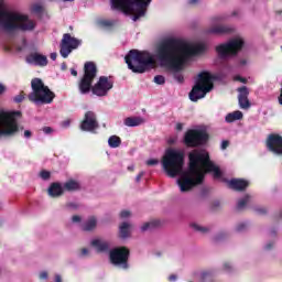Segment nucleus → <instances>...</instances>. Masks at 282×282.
<instances>
[{
  "mask_svg": "<svg viewBox=\"0 0 282 282\" xmlns=\"http://www.w3.org/2000/svg\"><path fill=\"white\" fill-rule=\"evenodd\" d=\"M208 50L204 42L188 43L180 40H165L155 50L139 52L131 50L124 57L128 68L134 74H144L149 69H155L158 62L160 67L171 72L174 80L182 85L184 83V65L191 56H199Z\"/></svg>",
  "mask_w": 282,
  "mask_h": 282,
  "instance_id": "1",
  "label": "nucleus"
},
{
  "mask_svg": "<svg viewBox=\"0 0 282 282\" xmlns=\"http://www.w3.org/2000/svg\"><path fill=\"white\" fill-rule=\"evenodd\" d=\"M188 170L184 172V151L169 148L161 160V166L167 177H178L181 193H188L204 182L206 173H212L214 180H221L224 173L219 165L210 161L206 150H193L188 154Z\"/></svg>",
  "mask_w": 282,
  "mask_h": 282,
  "instance_id": "2",
  "label": "nucleus"
},
{
  "mask_svg": "<svg viewBox=\"0 0 282 282\" xmlns=\"http://www.w3.org/2000/svg\"><path fill=\"white\" fill-rule=\"evenodd\" d=\"M84 69V77L80 79L78 85L79 94H82V96L93 91L95 96L102 98L113 89V79L107 76H100L98 82L91 87L97 74L96 64H94V62L86 63Z\"/></svg>",
  "mask_w": 282,
  "mask_h": 282,
  "instance_id": "3",
  "label": "nucleus"
},
{
  "mask_svg": "<svg viewBox=\"0 0 282 282\" xmlns=\"http://www.w3.org/2000/svg\"><path fill=\"white\" fill-rule=\"evenodd\" d=\"M0 25L7 32H14L20 30L21 32H32L36 28V23L28 15H23L19 12L8 11L3 7V1L0 0Z\"/></svg>",
  "mask_w": 282,
  "mask_h": 282,
  "instance_id": "4",
  "label": "nucleus"
},
{
  "mask_svg": "<svg viewBox=\"0 0 282 282\" xmlns=\"http://www.w3.org/2000/svg\"><path fill=\"white\" fill-rule=\"evenodd\" d=\"M153 0H110L112 10H121L123 14H132V21L147 15V10Z\"/></svg>",
  "mask_w": 282,
  "mask_h": 282,
  "instance_id": "5",
  "label": "nucleus"
},
{
  "mask_svg": "<svg viewBox=\"0 0 282 282\" xmlns=\"http://www.w3.org/2000/svg\"><path fill=\"white\" fill-rule=\"evenodd\" d=\"M216 79L217 77L213 76V74L208 72L198 74L196 83L189 93V100H192V102H197V100L206 98V94H210V91H213Z\"/></svg>",
  "mask_w": 282,
  "mask_h": 282,
  "instance_id": "6",
  "label": "nucleus"
},
{
  "mask_svg": "<svg viewBox=\"0 0 282 282\" xmlns=\"http://www.w3.org/2000/svg\"><path fill=\"white\" fill-rule=\"evenodd\" d=\"M19 118H21L19 110H0V140L1 138H14L19 133Z\"/></svg>",
  "mask_w": 282,
  "mask_h": 282,
  "instance_id": "7",
  "label": "nucleus"
},
{
  "mask_svg": "<svg viewBox=\"0 0 282 282\" xmlns=\"http://www.w3.org/2000/svg\"><path fill=\"white\" fill-rule=\"evenodd\" d=\"M32 93L29 95V100L37 107L41 105H52L56 95L50 87L45 86L41 78H34L31 82Z\"/></svg>",
  "mask_w": 282,
  "mask_h": 282,
  "instance_id": "8",
  "label": "nucleus"
},
{
  "mask_svg": "<svg viewBox=\"0 0 282 282\" xmlns=\"http://www.w3.org/2000/svg\"><path fill=\"white\" fill-rule=\"evenodd\" d=\"M243 47V39L234 37L226 43L216 46V53L220 61H230V58L237 56Z\"/></svg>",
  "mask_w": 282,
  "mask_h": 282,
  "instance_id": "9",
  "label": "nucleus"
},
{
  "mask_svg": "<svg viewBox=\"0 0 282 282\" xmlns=\"http://www.w3.org/2000/svg\"><path fill=\"white\" fill-rule=\"evenodd\" d=\"M129 249L117 247L109 252L110 263L120 270H129Z\"/></svg>",
  "mask_w": 282,
  "mask_h": 282,
  "instance_id": "10",
  "label": "nucleus"
},
{
  "mask_svg": "<svg viewBox=\"0 0 282 282\" xmlns=\"http://www.w3.org/2000/svg\"><path fill=\"white\" fill-rule=\"evenodd\" d=\"M184 142L187 147H199L208 142V133L206 130H188L185 133Z\"/></svg>",
  "mask_w": 282,
  "mask_h": 282,
  "instance_id": "11",
  "label": "nucleus"
},
{
  "mask_svg": "<svg viewBox=\"0 0 282 282\" xmlns=\"http://www.w3.org/2000/svg\"><path fill=\"white\" fill-rule=\"evenodd\" d=\"M80 40L72 37L69 33L64 34L59 50L61 56L63 58H67V56L72 54V51L76 50L80 45Z\"/></svg>",
  "mask_w": 282,
  "mask_h": 282,
  "instance_id": "12",
  "label": "nucleus"
},
{
  "mask_svg": "<svg viewBox=\"0 0 282 282\" xmlns=\"http://www.w3.org/2000/svg\"><path fill=\"white\" fill-rule=\"evenodd\" d=\"M100 124L98 123V118L96 112L87 111L84 116V120L80 123L82 131H87L88 133H96V130L99 129Z\"/></svg>",
  "mask_w": 282,
  "mask_h": 282,
  "instance_id": "13",
  "label": "nucleus"
},
{
  "mask_svg": "<svg viewBox=\"0 0 282 282\" xmlns=\"http://www.w3.org/2000/svg\"><path fill=\"white\" fill-rule=\"evenodd\" d=\"M267 149L273 155L281 158L282 155V137L276 133L269 134L267 138Z\"/></svg>",
  "mask_w": 282,
  "mask_h": 282,
  "instance_id": "14",
  "label": "nucleus"
},
{
  "mask_svg": "<svg viewBox=\"0 0 282 282\" xmlns=\"http://www.w3.org/2000/svg\"><path fill=\"white\" fill-rule=\"evenodd\" d=\"M25 63H28V65H33L34 67H47L50 59H47V55H43L40 52H33L26 55Z\"/></svg>",
  "mask_w": 282,
  "mask_h": 282,
  "instance_id": "15",
  "label": "nucleus"
},
{
  "mask_svg": "<svg viewBox=\"0 0 282 282\" xmlns=\"http://www.w3.org/2000/svg\"><path fill=\"white\" fill-rule=\"evenodd\" d=\"M238 91V102L240 109H250V100H248V96H250V90L248 87L242 86L237 89Z\"/></svg>",
  "mask_w": 282,
  "mask_h": 282,
  "instance_id": "16",
  "label": "nucleus"
},
{
  "mask_svg": "<svg viewBox=\"0 0 282 282\" xmlns=\"http://www.w3.org/2000/svg\"><path fill=\"white\" fill-rule=\"evenodd\" d=\"M227 184L231 191H246L248 186H250V181L246 178H231L227 181Z\"/></svg>",
  "mask_w": 282,
  "mask_h": 282,
  "instance_id": "17",
  "label": "nucleus"
},
{
  "mask_svg": "<svg viewBox=\"0 0 282 282\" xmlns=\"http://www.w3.org/2000/svg\"><path fill=\"white\" fill-rule=\"evenodd\" d=\"M215 276V272L212 270H196L192 272V278L197 282L210 281Z\"/></svg>",
  "mask_w": 282,
  "mask_h": 282,
  "instance_id": "18",
  "label": "nucleus"
},
{
  "mask_svg": "<svg viewBox=\"0 0 282 282\" xmlns=\"http://www.w3.org/2000/svg\"><path fill=\"white\" fill-rule=\"evenodd\" d=\"M235 29L230 25L217 24L207 30H205V34H230Z\"/></svg>",
  "mask_w": 282,
  "mask_h": 282,
  "instance_id": "19",
  "label": "nucleus"
},
{
  "mask_svg": "<svg viewBox=\"0 0 282 282\" xmlns=\"http://www.w3.org/2000/svg\"><path fill=\"white\" fill-rule=\"evenodd\" d=\"M90 246L95 248L98 252H109L111 243L102 238H95L90 241Z\"/></svg>",
  "mask_w": 282,
  "mask_h": 282,
  "instance_id": "20",
  "label": "nucleus"
},
{
  "mask_svg": "<svg viewBox=\"0 0 282 282\" xmlns=\"http://www.w3.org/2000/svg\"><path fill=\"white\" fill-rule=\"evenodd\" d=\"M50 197H61L65 189L61 183H52L47 189Z\"/></svg>",
  "mask_w": 282,
  "mask_h": 282,
  "instance_id": "21",
  "label": "nucleus"
},
{
  "mask_svg": "<svg viewBox=\"0 0 282 282\" xmlns=\"http://www.w3.org/2000/svg\"><path fill=\"white\" fill-rule=\"evenodd\" d=\"M123 124L126 127H140L144 124V118L142 117H128L124 119Z\"/></svg>",
  "mask_w": 282,
  "mask_h": 282,
  "instance_id": "22",
  "label": "nucleus"
},
{
  "mask_svg": "<svg viewBox=\"0 0 282 282\" xmlns=\"http://www.w3.org/2000/svg\"><path fill=\"white\" fill-rule=\"evenodd\" d=\"M63 187L64 191H68L69 193H72L74 191H80V183L75 180H68L64 183Z\"/></svg>",
  "mask_w": 282,
  "mask_h": 282,
  "instance_id": "23",
  "label": "nucleus"
},
{
  "mask_svg": "<svg viewBox=\"0 0 282 282\" xmlns=\"http://www.w3.org/2000/svg\"><path fill=\"white\" fill-rule=\"evenodd\" d=\"M242 118L243 112H241L240 110H236L234 112L227 113V116L225 117V122L231 123L236 122V120H241Z\"/></svg>",
  "mask_w": 282,
  "mask_h": 282,
  "instance_id": "24",
  "label": "nucleus"
},
{
  "mask_svg": "<svg viewBox=\"0 0 282 282\" xmlns=\"http://www.w3.org/2000/svg\"><path fill=\"white\" fill-rule=\"evenodd\" d=\"M131 232V224L122 223L119 227V235L121 239H127Z\"/></svg>",
  "mask_w": 282,
  "mask_h": 282,
  "instance_id": "25",
  "label": "nucleus"
},
{
  "mask_svg": "<svg viewBox=\"0 0 282 282\" xmlns=\"http://www.w3.org/2000/svg\"><path fill=\"white\" fill-rule=\"evenodd\" d=\"M97 224H98V221L96 220V217H90L83 225V230H85V232H91V230H94V228H96Z\"/></svg>",
  "mask_w": 282,
  "mask_h": 282,
  "instance_id": "26",
  "label": "nucleus"
},
{
  "mask_svg": "<svg viewBox=\"0 0 282 282\" xmlns=\"http://www.w3.org/2000/svg\"><path fill=\"white\" fill-rule=\"evenodd\" d=\"M191 227L193 228V230H195V232H200V235H208V232H210L209 227L202 226L197 223H193Z\"/></svg>",
  "mask_w": 282,
  "mask_h": 282,
  "instance_id": "27",
  "label": "nucleus"
},
{
  "mask_svg": "<svg viewBox=\"0 0 282 282\" xmlns=\"http://www.w3.org/2000/svg\"><path fill=\"white\" fill-rule=\"evenodd\" d=\"M160 226V220H152L145 223L141 226V232H147V230H153V228H158Z\"/></svg>",
  "mask_w": 282,
  "mask_h": 282,
  "instance_id": "28",
  "label": "nucleus"
},
{
  "mask_svg": "<svg viewBox=\"0 0 282 282\" xmlns=\"http://www.w3.org/2000/svg\"><path fill=\"white\" fill-rule=\"evenodd\" d=\"M108 144H109L110 149H118V147H120V144H122V140H120V137H118V135H111L108 139Z\"/></svg>",
  "mask_w": 282,
  "mask_h": 282,
  "instance_id": "29",
  "label": "nucleus"
},
{
  "mask_svg": "<svg viewBox=\"0 0 282 282\" xmlns=\"http://www.w3.org/2000/svg\"><path fill=\"white\" fill-rule=\"evenodd\" d=\"M248 202H250V195H245L242 198H239L237 202V210H243V208L248 206Z\"/></svg>",
  "mask_w": 282,
  "mask_h": 282,
  "instance_id": "30",
  "label": "nucleus"
},
{
  "mask_svg": "<svg viewBox=\"0 0 282 282\" xmlns=\"http://www.w3.org/2000/svg\"><path fill=\"white\" fill-rule=\"evenodd\" d=\"M116 23H118L117 20H107V19L98 20V25H100V28H106V29L113 28Z\"/></svg>",
  "mask_w": 282,
  "mask_h": 282,
  "instance_id": "31",
  "label": "nucleus"
},
{
  "mask_svg": "<svg viewBox=\"0 0 282 282\" xmlns=\"http://www.w3.org/2000/svg\"><path fill=\"white\" fill-rule=\"evenodd\" d=\"M248 221H240L236 225V232H246L248 230Z\"/></svg>",
  "mask_w": 282,
  "mask_h": 282,
  "instance_id": "32",
  "label": "nucleus"
},
{
  "mask_svg": "<svg viewBox=\"0 0 282 282\" xmlns=\"http://www.w3.org/2000/svg\"><path fill=\"white\" fill-rule=\"evenodd\" d=\"M154 83L156 85H164V83H166V78L163 75H156L154 77Z\"/></svg>",
  "mask_w": 282,
  "mask_h": 282,
  "instance_id": "33",
  "label": "nucleus"
},
{
  "mask_svg": "<svg viewBox=\"0 0 282 282\" xmlns=\"http://www.w3.org/2000/svg\"><path fill=\"white\" fill-rule=\"evenodd\" d=\"M79 259H85L86 257H89V249L84 248L78 253Z\"/></svg>",
  "mask_w": 282,
  "mask_h": 282,
  "instance_id": "34",
  "label": "nucleus"
},
{
  "mask_svg": "<svg viewBox=\"0 0 282 282\" xmlns=\"http://www.w3.org/2000/svg\"><path fill=\"white\" fill-rule=\"evenodd\" d=\"M254 213H258V215H265L268 213V209L265 207L257 206L253 208Z\"/></svg>",
  "mask_w": 282,
  "mask_h": 282,
  "instance_id": "35",
  "label": "nucleus"
},
{
  "mask_svg": "<svg viewBox=\"0 0 282 282\" xmlns=\"http://www.w3.org/2000/svg\"><path fill=\"white\" fill-rule=\"evenodd\" d=\"M51 175H52V174H51L48 171H42V172H40V177H41L42 180H44V181L50 180Z\"/></svg>",
  "mask_w": 282,
  "mask_h": 282,
  "instance_id": "36",
  "label": "nucleus"
},
{
  "mask_svg": "<svg viewBox=\"0 0 282 282\" xmlns=\"http://www.w3.org/2000/svg\"><path fill=\"white\" fill-rule=\"evenodd\" d=\"M234 80H236L238 83H242L243 85H246L248 83V79L246 77H241V75L234 76Z\"/></svg>",
  "mask_w": 282,
  "mask_h": 282,
  "instance_id": "37",
  "label": "nucleus"
},
{
  "mask_svg": "<svg viewBox=\"0 0 282 282\" xmlns=\"http://www.w3.org/2000/svg\"><path fill=\"white\" fill-rule=\"evenodd\" d=\"M129 217H131V213L129 210H127V209L121 210V213H120L121 219H129Z\"/></svg>",
  "mask_w": 282,
  "mask_h": 282,
  "instance_id": "38",
  "label": "nucleus"
},
{
  "mask_svg": "<svg viewBox=\"0 0 282 282\" xmlns=\"http://www.w3.org/2000/svg\"><path fill=\"white\" fill-rule=\"evenodd\" d=\"M272 248H274V241H269L264 245L263 249L267 251V252H270V250H272Z\"/></svg>",
  "mask_w": 282,
  "mask_h": 282,
  "instance_id": "39",
  "label": "nucleus"
},
{
  "mask_svg": "<svg viewBox=\"0 0 282 282\" xmlns=\"http://www.w3.org/2000/svg\"><path fill=\"white\" fill-rule=\"evenodd\" d=\"M158 164H160V161L158 159H150L147 161L148 166H155Z\"/></svg>",
  "mask_w": 282,
  "mask_h": 282,
  "instance_id": "40",
  "label": "nucleus"
},
{
  "mask_svg": "<svg viewBox=\"0 0 282 282\" xmlns=\"http://www.w3.org/2000/svg\"><path fill=\"white\" fill-rule=\"evenodd\" d=\"M32 12H36L39 14L43 12V7H41V4H33Z\"/></svg>",
  "mask_w": 282,
  "mask_h": 282,
  "instance_id": "41",
  "label": "nucleus"
},
{
  "mask_svg": "<svg viewBox=\"0 0 282 282\" xmlns=\"http://www.w3.org/2000/svg\"><path fill=\"white\" fill-rule=\"evenodd\" d=\"M25 97L23 95H18L13 98L14 102H23Z\"/></svg>",
  "mask_w": 282,
  "mask_h": 282,
  "instance_id": "42",
  "label": "nucleus"
},
{
  "mask_svg": "<svg viewBox=\"0 0 282 282\" xmlns=\"http://www.w3.org/2000/svg\"><path fill=\"white\" fill-rule=\"evenodd\" d=\"M229 144H230V142H228V141H226V140L223 141L221 144H220L221 151H226V148L229 147Z\"/></svg>",
  "mask_w": 282,
  "mask_h": 282,
  "instance_id": "43",
  "label": "nucleus"
},
{
  "mask_svg": "<svg viewBox=\"0 0 282 282\" xmlns=\"http://www.w3.org/2000/svg\"><path fill=\"white\" fill-rule=\"evenodd\" d=\"M72 221H73V224H80V216H78V215L73 216Z\"/></svg>",
  "mask_w": 282,
  "mask_h": 282,
  "instance_id": "44",
  "label": "nucleus"
},
{
  "mask_svg": "<svg viewBox=\"0 0 282 282\" xmlns=\"http://www.w3.org/2000/svg\"><path fill=\"white\" fill-rule=\"evenodd\" d=\"M40 279H41L42 281L47 280V271H42V272L40 273Z\"/></svg>",
  "mask_w": 282,
  "mask_h": 282,
  "instance_id": "45",
  "label": "nucleus"
},
{
  "mask_svg": "<svg viewBox=\"0 0 282 282\" xmlns=\"http://www.w3.org/2000/svg\"><path fill=\"white\" fill-rule=\"evenodd\" d=\"M42 131H43V133H45L46 135H50V133H52V128H50V127H44L43 129H42Z\"/></svg>",
  "mask_w": 282,
  "mask_h": 282,
  "instance_id": "46",
  "label": "nucleus"
},
{
  "mask_svg": "<svg viewBox=\"0 0 282 282\" xmlns=\"http://www.w3.org/2000/svg\"><path fill=\"white\" fill-rule=\"evenodd\" d=\"M224 270H225L226 272H230V271L232 270V264H230V263H225V264H224Z\"/></svg>",
  "mask_w": 282,
  "mask_h": 282,
  "instance_id": "47",
  "label": "nucleus"
},
{
  "mask_svg": "<svg viewBox=\"0 0 282 282\" xmlns=\"http://www.w3.org/2000/svg\"><path fill=\"white\" fill-rule=\"evenodd\" d=\"M247 64H248V59H246V58H242V59L239 61V66L240 67H246Z\"/></svg>",
  "mask_w": 282,
  "mask_h": 282,
  "instance_id": "48",
  "label": "nucleus"
},
{
  "mask_svg": "<svg viewBox=\"0 0 282 282\" xmlns=\"http://www.w3.org/2000/svg\"><path fill=\"white\" fill-rule=\"evenodd\" d=\"M24 138H26L28 140H30V138H32V131L25 130V131H24Z\"/></svg>",
  "mask_w": 282,
  "mask_h": 282,
  "instance_id": "49",
  "label": "nucleus"
},
{
  "mask_svg": "<svg viewBox=\"0 0 282 282\" xmlns=\"http://www.w3.org/2000/svg\"><path fill=\"white\" fill-rule=\"evenodd\" d=\"M142 177H144V172H140L137 177H135V182H140L142 180Z\"/></svg>",
  "mask_w": 282,
  "mask_h": 282,
  "instance_id": "50",
  "label": "nucleus"
},
{
  "mask_svg": "<svg viewBox=\"0 0 282 282\" xmlns=\"http://www.w3.org/2000/svg\"><path fill=\"white\" fill-rule=\"evenodd\" d=\"M200 0H187L188 6H197Z\"/></svg>",
  "mask_w": 282,
  "mask_h": 282,
  "instance_id": "51",
  "label": "nucleus"
},
{
  "mask_svg": "<svg viewBox=\"0 0 282 282\" xmlns=\"http://www.w3.org/2000/svg\"><path fill=\"white\" fill-rule=\"evenodd\" d=\"M175 129L176 131H182V129H184V123H176Z\"/></svg>",
  "mask_w": 282,
  "mask_h": 282,
  "instance_id": "52",
  "label": "nucleus"
},
{
  "mask_svg": "<svg viewBox=\"0 0 282 282\" xmlns=\"http://www.w3.org/2000/svg\"><path fill=\"white\" fill-rule=\"evenodd\" d=\"M167 142L169 144H175V142H177V137L170 138Z\"/></svg>",
  "mask_w": 282,
  "mask_h": 282,
  "instance_id": "53",
  "label": "nucleus"
},
{
  "mask_svg": "<svg viewBox=\"0 0 282 282\" xmlns=\"http://www.w3.org/2000/svg\"><path fill=\"white\" fill-rule=\"evenodd\" d=\"M67 208L76 209V208H78V205L76 203H68Z\"/></svg>",
  "mask_w": 282,
  "mask_h": 282,
  "instance_id": "54",
  "label": "nucleus"
},
{
  "mask_svg": "<svg viewBox=\"0 0 282 282\" xmlns=\"http://www.w3.org/2000/svg\"><path fill=\"white\" fill-rule=\"evenodd\" d=\"M169 281L170 282H175V281H177V276L175 274H172V275L169 276Z\"/></svg>",
  "mask_w": 282,
  "mask_h": 282,
  "instance_id": "55",
  "label": "nucleus"
},
{
  "mask_svg": "<svg viewBox=\"0 0 282 282\" xmlns=\"http://www.w3.org/2000/svg\"><path fill=\"white\" fill-rule=\"evenodd\" d=\"M55 282H63V278H61V274L55 275Z\"/></svg>",
  "mask_w": 282,
  "mask_h": 282,
  "instance_id": "56",
  "label": "nucleus"
},
{
  "mask_svg": "<svg viewBox=\"0 0 282 282\" xmlns=\"http://www.w3.org/2000/svg\"><path fill=\"white\" fill-rule=\"evenodd\" d=\"M6 91V86L0 84V96Z\"/></svg>",
  "mask_w": 282,
  "mask_h": 282,
  "instance_id": "57",
  "label": "nucleus"
},
{
  "mask_svg": "<svg viewBox=\"0 0 282 282\" xmlns=\"http://www.w3.org/2000/svg\"><path fill=\"white\" fill-rule=\"evenodd\" d=\"M69 124H72L70 120L63 121V127H69Z\"/></svg>",
  "mask_w": 282,
  "mask_h": 282,
  "instance_id": "58",
  "label": "nucleus"
},
{
  "mask_svg": "<svg viewBox=\"0 0 282 282\" xmlns=\"http://www.w3.org/2000/svg\"><path fill=\"white\" fill-rule=\"evenodd\" d=\"M72 76H78V72L75 68L70 69Z\"/></svg>",
  "mask_w": 282,
  "mask_h": 282,
  "instance_id": "59",
  "label": "nucleus"
},
{
  "mask_svg": "<svg viewBox=\"0 0 282 282\" xmlns=\"http://www.w3.org/2000/svg\"><path fill=\"white\" fill-rule=\"evenodd\" d=\"M56 56H57L56 53H51V61H56Z\"/></svg>",
  "mask_w": 282,
  "mask_h": 282,
  "instance_id": "60",
  "label": "nucleus"
},
{
  "mask_svg": "<svg viewBox=\"0 0 282 282\" xmlns=\"http://www.w3.org/2000/svg\"><path fill=\"white\" fill-rule=\"evenodd\" d=\"M61 69H62V72H65V69H67V64L63 63V64L61 65Z\"/></svg>",
  "mask_w": 282,
  "mask_h": 282,
  "instance_id": "61",
  "label": "nucleus"
},
{
  "mask_svg": "<svg viewBox=\"0 0 282 282\" xmlns=\"http://www.w3.org/2000/svg\"><path fill=\"white\" fill-rule=\"evenodd\" d=\"M63 1H65V2H72V1H74V0H63Z\"/></svg>",
  "mask_w": 282,
  "mask_h": 282,
  "instance_id": "62",
  "label": "nucleus"
},
{
  "mask_svg": "<svg viewBox=\"0 0 282 282\" xmlns=\"http://www.w3.org/2000/svg\"><path fill=\"white\" fill-rule=\"evenodd\" d=\"M215 21H219V18H215Z\"/></svg>",
  "mask_w": 282,
  "mask_h": 282,
  "instance_id": "63",
  "label": "nucleus"
},
{
  "mask_svg": "<svg viewBox=\"0 0 282 282\" xmlns=\"http://www.w3.org/2000/svg\"><path fill=\"white\" fill-rule=\"evenodd\" d=\"M187 282H195V281H193V280H189V281H187Z\"/></svg>",
  "mask_w": 282,
  "mask_h": 282,
  "instance_id": "64",
  "label": "nucleus"
}]
</instances>
